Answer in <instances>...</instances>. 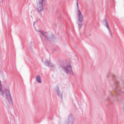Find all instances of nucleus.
<instances>
[{
  "label": "nucleus",
  "mask_w": 124,
  "mask_h": 124,
  "mask_svg": "<svg viewBox=\"0 0 124 124\" xmlns=\"http://www.w3.org/2000/svg\"><path fill=\"white\" fill-rule=\"evenodd\" d=\"M2 87L1 81L0 80V95H2L8 101H11L12 99L9 89H7L4 91L2 89Z\"/></svg>",
  "instance_id": "f257e3e1"
},
{
  "label": "nucleus",
  "mask_w": 124,
  "mask_h": 124,
  "mask_svg": "<svg viewBox=\"0 0 124 124\" xmlns=\"http://www.w3.org/2000/svg\"><path fill=\"white\" fill-rule=\"evenodd\" d=\"M60 67L62 71L67 74L72 75L74 74L72 70V67L70 64L68 65L63 64L60 66Z\"/></svg>",
  "instance_id": "f03ea898"
},
{
  "label": "nucleus",
  "mask_w": 124,
  "mask_h": 124,
  "mask_svg": "<svg viewBox=\"0 0 124 124\" xmlns=\"http://www.w3.org/2000/svg\"><path fill=\"white\" fill-rule=\"evenodd\" d=\"M77 14L78 21L77 23L78 25L79 29L80 30L83 25L82 22L83 21V19L81 13L79 9L78 10Z\"/></svg>",
  "instance_id": "7ed1b4c3"
},
{
  "label": "nucleus",
  "mask_w": 124,
  "mask_h": 124,
  "mask_svg": "<svg viewBox=\"0 0 124 124\" xmlns=\"http://www.w3.org/2000/svg\"><path fill=\"white\" fill-rule=\"evenodd\" d=\"M45 0H38L37 2V11L38 13H41L44 9L43 6L44 1Z\"/></svg>",
  "instance_id": "20e7f679"
},
{
  "label": "nucleus",
  "mask_w": 124,
  "mask_h": 124,
  "mask_svg": "<svg viewBox=\"0 0 124 124\" xmlns=\"http://www.w3.org/2000/svg\"><path fill=\"white\" fill-rule=\"evenodd\" d=\"M74 119L73 115L70 114L69 115L67 120L65 122L64 124H74Z\"/></svg>",
  "instance_id": "39448f33"
},
{
  "label": "nucleus",
  "mask_w": 124,
  "mask_h": 124,
  "mask_svg": "<svg viewBox=\"0 0 124 124\" xmlns=\"http://www.w3.org/2000/svg\"><path fill=\"white\" fill-rule=\"evenodd\" d=\"M119 83L117 80H116L115 82V85L116 87V88L115 89V92L117 94V95H118L120 94V93H121V91L119 90V88H118V86H119Z\"/></svg>",
  "instance_id": "423d86ee"
},
{
  "label": "nucleus",
  "mask_w": 124,
  "mask_h": 124,
  "mask_svg": "<svg viewBox=\"0 0 124 124\" xmlns=\"http://www.w3.org/2000/svg\"><path fill=\"white\" fill-rule=\"evenodd\" d=\"M44 35V37L49 39H51L54 37L53 34L50 32H46Z\"/></svg>",
  "instance_id": "0eeeda50"
},
{
  "label": "nucleus",
  "mask_w": 124,
  "mask_h": 124,
  "mask_svg": "<svg viewBox=\"0 0 124 124\" xmlns=\"http://www.w3.org/2000/svg\"><path fill=\"white\" fill-rule=\"evenodd\" d=\"M55 91L57 95L61 98H62V93L60 92L59 90V88L57 87L55 89Z\"/></svg>",
  "instance_id": "6e6552de"
},
{
  "label": "nucleus",
  "mask_w": 124,
  "mask_h": 124,
  "mask_svg": "<svg viewBox=\"0 0 124 124\" xmlns=\"http://www.w3.org/2000/svg\"><path fill=\"white\" fill-rule=\"evenodd\" d=\"M104 25L107 27V28L108 29V31H109V33L111 35V34L110 32V31L109 28V27L108 26V25L107 23V21L106 20H105V22L104 23Z\"/></svg>",
  "instance_id": "1a4fd4ad"
},
{
  "label": "nucleus",
  "mask_w": 124,
  "mask_h": 124,
  "mask_svg": "<svg viewBox=\"0 0 124 124\" xmlns=\"http://www.w3.org/2000/svg\"><path fill=\"white\" fill-rule=\"evenodd\" d=\"M45 63L48 66H52V67H55V65L52 64L50 62L46 61Z\"/></svg>",
  "instance_id": "9d476101"
},
{
  "label": "nucleus",
  "mask_w": 124,
  "mask_h": 124,
  "mask_svg": "<svg viewBox=\"0 0 124 124\" xmlns=\"http://www.w3.org/2000/svg\"><path fill=\"white\" fill-rule=\"evenodd\" d=\"M36 80L39 83H41V80L39 76H37L36 77Z\"/></svg>",
  "instance_id": "9b49d317"
},
{
  "label": "nucleus",
  "mask_w": 124,
  "mask_h": 124,
  "mask_svg": "<svg viewBox=\"0 0 124 124\" xmlns=\"http://www.w3.org/2000/svg\"><path fill=\"white\" fill-rule=\"evenodd\" d=\"M39 32V34L40 36H41V35L43 36H45V32H43L41 30L40 31H37Z\"/></svg>",
  "instance_id": "f8f14e48"
},
{
  "label": "nucleus",
  "mask_w": 124,
  "mask_h": 124,
  "mask_svg": "<svg viewBox=\"0 0 124 124\" xmlns=\"http://www.w3.org/2000/svg\"><path fill=\"white\" fill-rule=\"evenodd\" d=\"M76 4L77 5L78 8V9H79V6L78 5V0H77V3Z\"/></svg>",
  "instance_id": "ddd939ff"
},
{
  "label": "nucleus",
  "mask_w": 124,
  "mask_h": 124,
  "mask_svg": "<svg viewBox=\"0 0 124 124\" xmlns=\"http://www.w3.org/2000/svg\"><path fill=\"white\" fill-rule=\"evenodd\" d=\"M35 23L34 22V24H33V26H34H34Z\"/></svg>",
  "instance_id": "4468645a"
},
{
  "label": "nucleus",
  "mask_w": 124,
  "mask_h": 124,
  "mask_svg": "<svg viewBox=\"0 0 124 124\" xmlns=\"http://www.w3.org/2000/svg\"><path fill=\"white\" fill-rule=\"evenodd\" d=\"M111 94L112 96H113V94L112 93H111Z\"/></svg>",
  "instance_id": "2eb2a0df"
},
{
  "label": "nucleus",
  "mask_w": 124,
  "mask_h": 124,
  "mask_svg": "<svg viewBox=\"0 0 124 124\" xmlns=\"http://www.w3.org/2000/svg\"><path fill=\"white\" fill-rule=\"evenodd\" d=\"M107 101H108V100H107Z\"/></svg>",
  "instance_id": "dca6fc26"
},
{
  "label": "nucleus",
  "mask_w": 124,
  "mask_h": 124,
  "mask_svg": "<svg viewBox=\"0 0 124 124\" xmlns=\"http://www.w3.org/2000/svg\"><path fill=\"white\" fill-rule=\"evenodd\" d=\"M89 35L90 36L91 35L90 34H89Z\"/></svg>",
  "instance_id": "f3484780"
}]
</instances>
